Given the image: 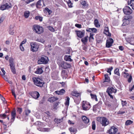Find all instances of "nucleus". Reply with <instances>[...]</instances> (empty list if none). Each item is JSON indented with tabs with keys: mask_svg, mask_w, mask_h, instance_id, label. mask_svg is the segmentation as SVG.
I'll list each match as a JSON object with an SVG mask.
<instances>
[{
	"mask_svg": "<svg viewBox=\"0 0 134 134\" xmlns=\"http://www.w3.org/2000/svg\"><path fill=\"white\" fill-rule=\"evenodd\" d=\"M98 121L100 122L103 126H106L109 124V121L106 117H101L98 118Z\"/></svg>",
	"mask_w": 134,
	"mask_h": 134,
	"instance_id": "1",
	"label": "nucleus"
},
{
	"mask_svg": "<svg viewBox=\"0 0 134 134\" xmlns=\"http://www.w3.org/2000/svg\"><path fill=\"white\" fill-rule=\"evenodd\" d=\"M33 80L35 84L38 87H42L44 84L43 81L40 78L35 77L33 79Z\"/></svg>",
	"mask_w": 134,
	"mask_h": 134,
	"instance_id": "2",
	"label": "nucleus"
},
{
	"mask_svg": "<svg viewBox=\"0 0 134 134\" xmlns=\"http://www.w3.org/2000/svg\"><path fill=\"white\" fill-rule=\"evenodd\" d=\"M49 61L48 58L45 56H42L39 58L37 62L38 64H47Z\"/></svg>",
	"mask_w": 134,
	"mask_h": 134,
	"instance_id": "3",
	"label": "nucleus"
},
{
	"mask_svg": "<svg viewBox=\"0 0 134 134\" xmlns=\"http://www.w3.org/2000/svg\"><path fill=\"white\" fill-rule=\"evenodd\" d=\"M32 29L37 34H41L43 33L44 29L42 27L37 25H34L33 26Z\"/></svg>",
	"mask_w": 134,
	"mask_h": 134,
	"instance_id": "4",
	"label": "nucleus"
},
{
	"mask_svg": "<svg viewBox=\"0 0 134 134\" xmlns=\"http://www.w3.org/2000/svg\"><path fill=\"white\" fill-rule=\"evenodd\" d=\"M30 44L31 47L30 48L31 51L33 52H35L38 51L39 47L36 43L32 42H31Z\"/></svg>",
	"mask_w": 134,
	"mask_h": 134,
	"instance_id": "5",
	"label": "nucleus"
},
{
	"mask_svg": "<svg viewBox=\"0 0 134 134\" xmlns=\"http://www.w3.org/2000/svg\"><path fill=\"white\" fill-rule=\"evenodd\" d=\"M60 66L64 69H67L71 67V66L69 63L64 61L61 62L59 64Z\"/></svg>",
	"mask_w": 134,
	"mask_h": 134,
	"instance_id": "6",
	"label": "nucleus"
},
{
	"mask_svg": "<svg viewBox=\"0 0 134 134\" xmlns=\"http://www.w3.org/2000/svg\"><path fill=\"white\" fill-rule=\"evenodd\" d=\"M132 16L131 15H128L126 17V18L124 19L123 20V23L122 25L125 26L129 24L130 23V20L132 18Z\"/></svg>",
	"mask_w": 134,
	"mask_h": 134,
	"instance_id": "7",
	"label": "nucleus"
},
{
	"mask_svg": "<svg viewBox=\"0 0 134 134\" xmlns=\"http://www.w3.org/2000/svg\"><path fill=\"white\" fill-rule=\"evenodd\" d=\"M124 13L126 15H129L132 13V10L131 8L128 6L125 7L123 9Z\"/></svg>",
	"mask_w": 134,
	"mask_h": 134,
	"instance_id": "8",
	"label": "nucleus"
},
{
	"mask_svg": "<svg viewBox=\"0 0 134 134\" xmlns=\"http://www.w3.org/2000/svg\"><path fill=\"white\" fill-rule=\"evenodd\" d=\"M114 42L113 39L110 37H108L106 41V47L108 48H109L112 45V44Z\"/></svg>",
	"mask_w": 134,
	"mask_h": 134,
	"instance_id": "9",
	"label": "nucleus"
},
{
	"mask_svg": "<svg viewBox=\"0 0 134 134\" xmlns=\"http://www.w3.org/2000/svg\"><path fill=\"white\" fill-rule=\"evenodd\" d=\"M118 131V129L114 126H111L108 130V132L109 134H115Z\"/></svg>",
	"mask_w": 134,
	"mask_h": 134,
	"instance_id": "10",
	"label": "nucleus"
},
{
	"mask_svg": "<svg viewBox=\"0 0 134 134\" xmlns=\"http://www.w3.org/2000/svg\"><path fill=\"white\" fill-rule=\"evenodd\" d=\"M91 107L90 104L88 102H86L85 103H83L82 108L83 110H89Z\"/></svg>",
	"mask_w": 134,
	"mask_h": 134,
	"instance_id": "11",
	"label": "nucleus"
},
{
	"mask_svg": "<svg viewBox=\"0 0 134 134\" xmlns=\"http://www.w3.org/2000/svg\"><path fill=\"white\" fill-rule=\"evenodd\" d=\"M44 5L43 0H39L37 2L36 4L37 8H40L43 7Z\"/></svg>",
	"mask_w": 134,
	"mask_h": 134,
	"instance_id": "12",
	"label": "nucleus"
},
{
	"mask_svg": "<svg viewBox=\"0 0 134 134\" xmlns=\"http://www.w3.org/2000/svg\"><path fill=\"white\" fill-rule=\"evenodd\" d=\"M125 39L129 41L131 44L134 45V35H131L130 37H125Z\"/></svg>",
	"mask_w": 134,
	"mask_h": 134,
	"instance_id": "13",
	"label": "nucleus"
},
{
	"mask_svg": "<svg viewBox=\"0 0 134 134\" xmlns=\"http://www.w3.org/2000/svg\"><path fill=\"white\" fill-rule=\"evenodd\" d=\"M30 95L32 97L36 99H37L40 96L39 93L37 91L32 92Z\"/></svg>",
	"mask_w": 134,
	"mask_h": 134,
	"instance_id": "14",
	"label": "nucleus"
},
{
	"mask_svg": "<svg viewBox=\"0 0 134 134\" xmlns=\"http://www.w3.org/2000/svg\"><path fill=\"white\" fill-rule=\"evenodd\" d=\"M30 110L28 108H26L23 114V118H26L29 115V114L31 113Z\"/></svg>",
	"mask_w": 134,
	"mask_h": 134,
	"instance_id": "15",
	"label": "nucleus"
},
{
	"mask_svg": "<svg viewBox=\"0 0 134 134\" xmlns=\"http://www.w3.org/2000/svg\"><path fill=\"white\" fill-rule=\"evenodd\" d=\"M106 92L108 94L115 93L116 92V90L113 87H108L107 88Z\"/></svg>",
	"mask_w": 134,
	"mask_h": 134,
	"instance_id": "16",
	"label": "nucleus"
},
{
	"mask_svg": "<svg viewBox=\"0 0 134 134\" xmlns=\"http://www.w3.org/2000/svg\"><path fill=\"white\" fill-rule=\"evenodd\" d=\"M80 4L82 8L83 9L87 8L89 5L88 3L85 1H81L80 2Z\"/></svg>",
	"mask_w": 134,
	"mask_h": 134,
	"instance_id": "17",
	"label": "nucleus"
},
{
	"mask_svg": "<svg viewBox=\"0 0 134 134\" xmlns=\"http://www.w3.org/2000/svg\"><path fill=\"white\" fill-rule=\"evenodd\" d=\"M10 7L8 5V4L7 3H6L5 4L2 5L0 7V9L1 10H3Z\"/></svg>",
	"mask_w": 134,
	"mask_h": 134,
	"instance_id": "18",
	"label": "nucleus"
},
{
	"mask_svg": "<svg viewBox=\"0 0 134 134\" xmlns=\"http://www.w3.org/2000/svg\"><path fill=\"white\" fill-rule=\"evenodd\" d=\"M69 130L71 132V134H75L77 131L76 128H75L74 127H72L69 128Z\"/></svg>",
	"mask_w": 134,
	"mask_h": 134,
	"instance_id": "19",
	"label": "nucleus"
},
{
	"mask_svg": "<svg viewBox=\"0 0 134 134\" xmlns=\"http://www.w3.org/2000/svg\"><path fill=\"white\" fill-rule=\"evenodd\" d=\"M71 94L73 96L77 97H80L81 95V93L78 92L77 91H75L72 92L71 93Z\"/></svg>",
	"mask_w": 134,
	"mask_h": 134,
	"instance_id": "20",
	"label": "nucleus"
},
{
	"mask_svg": "<svg viewBox=\"0 0 134 134\" xmlns=\"http://www.w3.org/2000/svg\"><path fill=\"white\" fill-rule=\"evenodd\" d=\"M86 31L88 32L96 33L97 31V29L94 28H87L86 29Z\"/></svg>",
	"mask_w": 134,
	"mask_h": 134,
	"instance_id": "21",
	"label": "nucleus"
},
{
	"mask_svg": "<svg viewBox=\"0 0 134 134\" xmlns=\"http://www.w3.org/2000/svg\"><path fill=\"white\" fill-rule=\"evenodd\" d=\"M58 99V98L57 97H53L49 98L48 99V101L51 102H54L57 100Z\"/></svg>",
	"mask_w": 134,
	"mask_h": 134,
	"instance_id": "22",
	"label": "nucleus"
},
{
	"mask_svg": "<svg viewBox=\"0 0 134 134\" xmlns=\"http://www.w3.org/2000/svg\"><path fill=\"white\" fill-rule=\"evenodd\" d=\"M71 56L70 55H65L64 56V59L65 60L67 61L72 62V60L71 58Z\"/></svg>",
	"mask_w": 134,
	"mask_h": 134,
	"instance_id": "23",
	"label": "nucleus"
},
{
	"mask_svg": "<svg viewBox=\"0 0 134 134\" xmlns=\"http://www.w3.org/2000/svg\"><path fill=\"white\" fill-rule=\"evenodd\" d=\"M88 36H86L84 38H82L81 40V42L84 44L86 45L87 44L88 41Z\"/></svg>",
	"mask_w": 134,
	"mask_h": 134,
	"instance_id": "24",
	"label": "nucleus"
},
{
	"mask_svg": "<svg viewBox=\"0 0 134 134\" xmlns=\"http://www.w3.org/2000/svg\"><path fill=\"white\" fill-rule=\"evenodd\" d=\"M34 125L38 127L44 126L43 123L39 121H37L34 123Z\"/></svg>",
	"mask_w": 134,
	"mask_h": 134,
	"instance_id": "25",
	"label": "nucleus"
},
{
	"mask_svg": "<svg viewBox=\"0 0 134 134\" xmlns=\"http://www.w3.org/2000/svg\"><path fill=\"white\" fill-rule=\"evenodd\" d=\"M82 119L83 121L86 124H88L89 122V119L85 116H82Z\"/></svg>",
	"mask_w": 134,
	"mask_h": 134,
	"instance_id": "26",
	"label": "nucleus"
},
{
	"mask_svg": "<svg viewBox=\"0 0 134 134\" xmlns=\"http://www.w3.org/2000/svg\"><path fill=\"white\" fill-rule=\"evenodd\" d=\"M94 23L96 27L98 28L100 27V25L99 24L97 19H96L94 20Z\"/></svg>",
	"mask_w": 134,
	"mask_h": 134,
	"instance_id": "27",
	"label": "nucleus"
},
{
	"mask_svg": "<svg viewBox=\"0 0 134 134\" xmlns=\"http://www.w3.org/2000/svg\"><path fill=\"white\" fill-rule=\"evenodd\" d=\"M16 113L15 110L13 111L11 113V122L12 121V120H13L12 122L14 121L15 118V116L16 115Z\"/></svg>",
	"mask_w": 134,
	"mask_h": 134,
	"instance_id": "28",
	"label": "nucleus"
},
{
	"mask_svg": "<svg viewBox=\"0 0 134 134\" xmlns=\"http://www.w3.org/2000/svg\"><path fill=\"white\" fill-rule=\"evenodd\" d=\"M43 72L42 70V67H38L37 69V71L35 72L36 74H42Z\"/></svg>",
	"mask_w": 134,
	"mask_h": 134,
	"instance_id": "29",
	"label": "nucleus"
},
{
	"mask_svg": "<svg viewBox=\"0 0 134 134\" xmlns=\"http://www.w3.org/2000/svg\"><path fill=\"white\" fill-rule=\"evenodd\" d=\"M104 77L105 80L103 82H109L110 80V77L108 76V74H105Z\"/></svg>",
	"mask_w": 134,
	"mask_h": 134,
	"instance_id": "30",
	"label": "nucleus"
},
{
	"mask_svg": "<svg viewBox=\"0 0 134 134\" xmlns=\"http://www.w3.org/2000/svg\"><path fill=\"white\" fill-rule=\"evenodd\" d=\"M55 92L58 95L63 94L65 92V91L64 89H62L59 91H56Z\"/></svg>",
	"mask_w": 134,
	"mask_h": 134,
	"instance_id": "31",
	"label": "nucleus"
},
{
	"mask_svg": "<svg viewBox=\"0 0 134 134\" xmlns=\"http://www.w3.org/2000/svg\"><path fill=\"white\" fill-rule=\"evenodd\" d=\"M63 117H62V118L60 119L55 118L54 119V121L56 123L58 124L60 123L63 121Z\"/></svg>",
	"mask_w": 134,
	"mask_h": 134,
	"instance_id": "32",
	"label": "nucleus"
},
{
	"mask_svg": "<svg viewBox=\"0 0 134 134\" xmlns=\"http://www.w3.org/2000/svg\"><path fill=\"white\" fill-rule=\"evenodd\" d=\"M106 33L111 34L109 32V27L107 25L105 26L103 31V34H106Z\"/></svg>",
	"mask_w": 134,
	"mask_h": 134,
	"instance_id": "33",
	"label": "nucleus"
},
{
	"mask_svg": "<svg viewBox=\"0 0 134 134\" xmlns=\"http://www.w3.org/2000/svg\"><path fill=\"white\" fill-rule=\"evenodd\" d=\"M14 29L13 27V26L12 25H10L9 26V34H13L14 32Z\"/></svg>",
	"mask_w": 134,
	"mask_h": 134,
	"instance_id": "34",
	"label": "nucleus"
},
{
	"mask_svg": "<svg viewBox=\"0 0 134 134\" xmlns=\"http://www.w3.org/2000/svg\"><path fill=\"white\" fill-rule=\"evenodd\" d=\"M10 68L13 74H15L16 73L14 65H10Z\"/></svg>",
	"mask_w": 134,
	"mask_h": 134,
	"instance_id": "35",
	"label": "nucleus"
},
{
	"mask_svg": "<svg viewBox=\"0 0 134 134\" xmlns=\"http://www.w3.org/2000/svg\"><path fill=\"white\" fill-rule=\"evenodd\" d=\"M9 114H6L5 113L1 114L0 115V118L2 119H4L7 118V116H8Z\"/></svg>",
	"mask_w": 134,
	"mask_h": 134,
	"instance_id": "36",
	"label": "nucleus"
},
{
	"mask_svg": "<svg viewBox=\"0 0 134 134\" xmlns=\"http://www.w3.org/2000/svg\"><path fill=\"white\" fill-rule=\"evenodd\" d=\"M113 78L116 82L118 83L120 82V76H114Z\"/></svg>",
	"mask_w": 134,
	"mask_h": 134,
	"instance_id": "37",
	"label": "nucleus"
},
{
	"mask_svg": "<svg viewBox=\"0 0 134 134\" xmlns=\"http://www.w3.org/2000/svg\"><path fill=\"white\" fill-rule=\"evenodd\" d=\"M103 41V40H98L96 41V46L99 47H100V45L101 44Z\"/></svg>",
	"mask_w": 134,
	"mask_h": 134,
	"instance_id": "38",
	"label": "nucleus"
},
{
	"mask_svg": "<svg viewBox=\"0 0 134 134\" xmlns=\"http://www.w3.org/2000/svg\"><path fill=\"white\" fill-rule=\"evenodd\" d=\"M66 102L65 103V105L68 106L69 105L70 98L68 96L66 97Z\"/></svg>",
	"mask_w": 134,
	"mask_h": 134,
	"instance_id": "39",
	"label": "nucleus"
},
{
	"mask_svg": "<svg viewBox=\"0 0 134 134\" xmlns=\"http://www.w3.org/2000/svg\"><path fill=\"white\" fill-rule=\"evenodd\" d=\"M30 14V12L28 11H26L24 13V16L25 18H27L29 17Z\"/></svg>",
	"mask_w": 134,
	"mask_h": 134,
	"instance_id": "40",
	"label": "nucleus"
},
{
	"mask_svg": "<svg viewBox=\"0 0 134 134\" xmlns=\"http://www.w3.org/2000/svg\"><path fill=\"white\" fill-rule=\"evenodd\" d=\"M132 8L134 10V0H131L129 4Z\"/></svg>",
	"mask_w": 134,
	"mask_h": 134,
	"instance_id": "41",
	"label": "nucleus"
},
{
	"mask_svg": "<svg viewBox=\"0 0 134 134\" xmlns=\"http://www.w3.org/2000/svg\"><path fill=\"white\" fill-rule=\"evenodd\" d=\"M94 34H90V35L89 38V41L90 42H92L94 40V38L93 37Z\"/></svg>",
	"mask_w": 134,
	"mask_h": 134,
	"instance_id": "42",
	"label": "nucleus"
},
{
	"mask_svg": "<svg viewBox=\"0 0 134 134\" xmlns=\"http://www.w3.org/2000/svg\"><path fill=\"white\" fill-rule=\"evenodd\" d=\"M46 98L45 96H43L39 102V104H43L45 102Z\"/></svg>",
	"mask_w": 134,
	"mask_h": 134,
	"instance_id": "43",
	"label": "nucleus"
},
{
	"mask_svg": "<svg viewBox=\"0 0 134 134\" xmlns=\"http://www.w3.org/2000/svg\"><path fill=\"white\" fill-rule=\"evenodd\" d=\"M90 95L92 99H94L96 101H98V99L97 98L96 95L91 93L90 94Z\"/></svg>",
	"mask_w": 134,
	"mask_h": 134,
	"instance_id": "44",
	"label": "nucleus"
},
{
	"mask_svg": "<svg viewBox=\"0 0 134 134\" xmlns=\"http://www.w3.org/2000/svg\"><path fill=\"white\" fill-rule=\"evenodd\" d=\"M13 59L11 57L10 58L9 61L10 63L9 65H14L13 63Z\"/></svg>",
	"mask_w": 134,
	"mask_h": 134,
	"instance_id": "45",
	"label": "nucleus"
},
{
	"mask_svg": "<svg viewBox=\"0 0 134 134\" xmlns=\"http://www.w3.org/2000/svg\"><path fill=\"white\" fill-rule=\"evenodd\" d=\"M35 19L37 20H39L41 22L42 21L43 18L40 16H35Z\"/></svg>",
	"mask_w": 134,
	"mask_h": 134,
	"instance_id": "46",
	"label": "nucleus"
},
{
	"mask_svg": "<svg viewBox=\"0 0 134 134\" xmlns=\"http://www.w3.org/2000/svg\"><path fill=\"white\" fill-rule=\"evenodd\" d=\"M133 122L132 121L128 120L126 121L125 122V125L127 126L132 124Z\"/></svg>",
	"mask_w": 134,
	"mask_h": 134,
	"instance_id": "47",
	"label": "nucleus"
},
{
	"mask_svg": "<svg viewBox=\"0 0 134 134\" xmlns=\"http://www.w3.org/2000/svg\"><path fill=\"white\" fill-rule=\"evenodd\" d=\"M119 70L118 68H116L114 70V73L115 74L119 76H120V74L119 71Z\"/></svg>",
	"mask_w": 134,
	"mask_h": 134,
	"instance_id": "48",
	"label": "nucleus"
},
{
	"mask_svg": "<svg viewBox=\"0 0 134 134\" xmlns=\"http://www.w3.org/2000/svg\"><path fill=\"white\" fill-rule=\"evenodd\" d=\"M46 11L47 12L49 15H50L52 13V11L50 9H49L48 8H46L44 10V12Z\"/></svg>",
	"mask_w": 134,
	"mask_h": 134,
	"instance_id": "49",
	"label": "nucleus"
},
{
	"mask_svg": "<svg viewBox=\"0 0 134 134\" xmlns=\"http://www.w3.org/2000/svg\"><path fill=\"white\" fill-rule=\"evenodd\" d=\"M67 3L69 7L72 8V3L70 0H68V1L67 2Z\"/></svg>",
	"mask_w": 134,
	"mask_h": 134,
	"instance_id": "50",
	"label": "nucleus"
},
{
	"mask_svg": "<svg viewBox=\"0 0 134 134\" xmlns=\"http://www.w3.org/2000/svg\"><path fill=\"white\" fill-rule=\"evenodd\" d=\"M96 127V122L94 121H93L92 122V129L93 130H95Z\"/></svg>",
	"mask_w": 134,
	"mask_h": 134,
	"instance_id": "51",
	"label": "nucleus"
},
{
	"mask_svg": "<svg viewBox=\"0 0 134 134\" xmlns=\"http://www.w3.org/2000/svg\"><path fill=\"white\" fill-rule=\"evenodd\" d=\"M102 104V102L101 101H99L98 103L95 105L97 107H100Z\"/></svg>",
	"mask_w": 134,
	"mask_h": 134,
	"instance_id": "52",
	"label": "nucleus"
},
{
	"mask_svg": "<svg viewBox=\"0 0 134 134\" xmlns=\"http://www.w3.org/2000/svg\"><path fill=\"white\" fill-rule=\"evenodd\" d=\"M36 41H37L42 42V43H44L45 42L44 40L42 38H37L36 40Z\"/></svg>",
	"mask_w": 134,
	"mask_h": 134,
	"instance_id": "53",
	"label": "nucleus"
},
{
	"mask_svg": "<svg viewBox=\"0 0 134 134\" xmlns=\"http://www.w3.org/2000/svg\"><path fill=\"white\" fill-rule=\"evenodd\" d=\"M67 73L66 72V71L65 70H63L61 72V75L63 77L66 75Z\"/></svg>",
	"mask_w": 134,
	"mask_h": 134,
	"instance_id": "54",
	"label": "nucleus"
},
{
	"mask_svg": "<svg viewBox=\"0 0 134 134\" xmlns=\"http://www.w3.org/2000/svg\"><path fill=\"white\" fill-rule=\"evenodd\" d=\"M122 74L124 75V76L125 78H127V77L129 76V73L125 72H122Z\"/></svg>",
	"mask_w": 134,
	"mask_h": 134,
	"instance_id": "55",
	"label": "nucleus"
},
{
	"mask_svg": "<svg viewBox=\"0 0 134 134\" xmlns=\"http://www.w3.org/2000/svg\"><path fill=\"white\" fill-rule=\"evenodd\" d=\"M44 113L46 114V115H45L48 118H49L51 117V114L48 111H46V112H45Z\"/></svg>",
	"mask_w": 134,
	"mask_h": 134,
	"instance_id": "56",
	"label": "nucleus"
},
{
	"mask_svg": "<svg viewBox=\"0 0 134 134\" xmlns=\"http://www.w3.org/2000/svg\"><path fill=\"white\" fill-rule=\"evenodd\" d=\"M60 102H55L54 103V108H56L57 106L60 103Z\"/></svg>",
	"mask_w": 134,
	"mask_h": 134,
	"instance_id": "57",
	"label": "nucleus"
},
{
	"mask_svg": "<svg viewBox=\"0 0 134 134\" xmlns=\"http://www.w3.org/2000/svg\"><path fill=\"white\" fill-rule=\"evenodd\" d=\"M17 111L19 112V114H21L22 112V108L19 107L17 108Z\"/></svg>",
	"mask_w": 134,
	"mask_h": 134,
	"instance_id": "58",
	"label": "nucleus"
},
{
	"mask_svg": "<svg viewBox=\"0 0 134 134\" xmlns=\"http://www.w3.org/2000/svg\"><path fill=\"white\" fill-rule=\"evenodd\" d=\"M48 29L51 31H54V29L52 27L49 26H48Z\"/></svg>",
	"mask_w": 134,
	"mask_h": 134,
	"instance_id": "59",
	"label": "nucleus"
},
{
	"mask_svg": "<svg viewBox=\"0 0 134 134\" xmlns=\"http://www.w3.org/2000/svg\"><path fill=\"white\" fill-rule=\"evenodd\" d=\"M84 34H76L77 36L80 38H82L84 36Z\"/></svg>",
	"mask_w": 134,
	"mask_h": 134,
	"instance_id": "60",
	"label": "nucleus"
},
{
	"mask_svg": "<svg viewBox=\"0 0 134 134\" xmlns=\"http://www.w3.org/2000/svg\"><path fill=\"white\" fill-rule=\"evenodd\" d=\"M132 76L130 75L129 78L128 79V81L129 83H130L131 82V81L132 80Z\"/></svg>",
	"mask_w": 134,
	"mask_h": 134,
	"instance_id": "61",
	"label": "nucleus"
},
{
	"mask_svg": "<svg viewBox=\"0 0 134 134\" xmlns=\"http://www.w3.org/2000/svg\"><path fill=\"white\" fill-rule=\"evenodd\" d=\"M44 132H49L50 131V129L49 128H44Z\"/></svg>",
	"mask_w": 134,
	"mask_h": 134,
	"instance_id": "62",
	"label": "nucleus"
},
{
	"mask_svg": "<svg viewBox=\"0 0 134 134\" xmlns=\"http://www.w3.org/2000/svg\"><path fill=\"white\" fill-rule=\"evenodd\" d=\"M20 48L21 51H23L24 50V49L22 45L20 44Z\"/></svg>",
	"mask_w": 134,
	"mask_h": 134,
	"instance_id": "63",
	"label": "nucleus"
},
{
	"mask_svg": "<svg viewBox=\"0 0 134 134\" xmlns=\"http://www.w3.org/2000/svg\"><path fill=\"white\" fill-rule=\"evenodd\" d=\"M121 104L123 107L125 106L126 104H127V102L126 101H121Z\"/></svg>",
	"mask_w": 134,
	"mask_h": 134,
	"instance_id": "64",
	"label": "nucleus"
}]
</instances>
